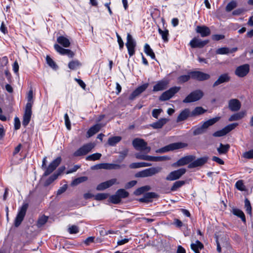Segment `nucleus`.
Returning a JSON list of instances; mask_svg holds the SVG:
<instances>
[{"label":"nucleus","instance_id":"20","mask_svg":"<svg viewBox=\"0 0 253 253\" xmlns=\"http://www.w3.org/2000/svg\"><path fill=\"white\" fill-rule=\"evenodd\" d=\"M149 84H144L136 88L129 96V99L133 100L136 97L140 95L142 92L146 89Z\"/></svg>","mask_w":253,"mask_h":253},{"label":"nucleus","instance_id":"38","mask_svg":"<svg viewBox=\"0 0 253 253\" xmlns=\"http://www.w3.org/2000/svg\"><path fill=\"white\" fill-rule=\"evenodd\" d=\"M82 65L81 63L78 60H72L68 64V67L73 70L77 69Z\"/></svg>","mask_w":253,"mask_h":253},{"label":"nucleus","instance_id":"42","mask_svg":"<svg viewBox=\"0 0 253 253\" xmlns=\"http://www.w3.org/2000/svg\"><path fill=\"white\" fill-rule=\"evenodd\" d=\"M151 189V187L150 186L146 185L144 186L141 187L140 188H137L134 192V194L135 195H140L143 193L144 192L146 191H148L150 190Z\"/></svg>","mask_w":253,"mask_h":253},{"label":"nucleus","instance_id":"34","mask_svg":"<svg viewBox=\"0 0 253 253\" xmlns=\"http://www.w3.org/2000/svg\"><path fill=\"white\" fill-rule=\"evenodd\" d=\"M101 128V126L99 124H96L91 127L87 131L88 137H91L94 134L98 132Z\"/></svg>","mask_w":253,"mask_h":253},{"label":"nucleus","instance_id":"48","mask_svg":"<svg viewBox=\"0 0 253 253\" xmlns=\"http://www.w3.org/2000/svg\"><path fill=\"white\" fill-rule=\"evenodd\" d=\"M235 187L240 191H244L246 190V187L242 180H238L236 182Z\"/></svg>","mask_w":253,"mask_h":253},{"label":"nucleus","instance_id":"6","mask_svg":"<svg viewBox=\"0 0 253 253\" xmlns=\"http://www.w3.org/2000/svg\"><path fill=\"white\" fill-rule=\"evenodd\" d=\"M204 96L203 92L200 89L191 92L183 100L184 103H190L200 100Z\"/></svg>","mask_w":253,"mask_h":253},{"label":"nucleus","instance_id":"36","mask_svg":"<svg viewBox=\"0 0 253 253\" xmlns=\"http://www.w3.org/2000/svg\"><path fill=\"white\" fill-rule=\"evenodd\" d=\"M191 78V72H189L187 75H183L179 76L177 78V83L178 84H183L188 81Z\"/></svg>","mask_w":253,"mask_h":253},{"label":"nucleus","instance_id":"31","mask_svg":"<svg viewBox=\"0 0 253 253\" xmlns=\"http://www.w3.org/2000/svg\"><path fill=\"white\" fill-rule=\"evenodd\" d=\"M203 248V244L198 240L191 244V248L195 253H200V250H201Z\"/></svg>","mask_w":253,"mask_h":253},{"label":"nucleus","instance_id":"53","mask_svg":"<svg viewBox=\"0 0 253 253\" xmlns=\"http://www.w3.org/2000/svg\"><path fill=\"white\" fill-rule=\"evenodd\" d=\"M205 112L202 107H197L192 111V114L194 116L203 114Z\"/></svg>","mask_w":253,"mask_h":253},{"label":"nucleus","instance_id":"49","mask_svg":"<svg viewBox=\"0 0 253 253\" xmlns=\"http://www.w3.org/2000/svg\"><path fill=\"white\" fill-rule=\"evenodd\" d=\"M33 104V90L31 89L29 90L27 95V103L26 106H28L30 105V107H32Z\"/></svg>","mask_w":253,"mask_h":253},{"label":"nucleus","instance_id":"8","mask_svg":"<svg viewBox=\"0 0 253 253\" xmlns=\"http://www.w3.org/2000/svg\"><path fill=\"white\" fill-rule=\"evenodd\" d=\"M180 89V87L174 86L163 92L160 96L159 99L161 101H166L171 98Z\"/></svg>","mask_w":253,"mask_h":253},{"label":"nucleus","instance_id":"15","mask_svg":"<svg viewBox=\"0 0 253 253\" xmlns=\"http://www.w3.org/2000/svg\"><path fill=\"white\" fill-rule=\"evenodd\" d=\"M125 165H120L119 164L103 163L94 166L96 169H120L122 167H125Z\"/></svg>","mask_w":253,"mask_h":253},{"label":"nucleus","instance_id":"27","mask_svg":"<svg viewBox=\"0 0 253 253\" xmlns=\"http://www.w3.org/2000/svg\"><path fill=\"white\" fill-rule=\"evenodd\" d=\"M169 121V119L161 118V119L159 120L157 122L152 124L151 125V126H152L154 129L161 128L164 126V125H165Z\"/></svg>","mask_w":253,"mask_h":253},{"label":"nucleus","instance_id":"60","mask_svg":"<svg viewBox=\"0 0 253 253\" xmlns=\"http://www.w3.org/2000/svg\"><path fill=\"white\" fill-rule=\"evenodd\" d=\"M243 157L248 159H253V150L245 152L243 155Z\"/></svg>","mask_w":253,"mask_h":253},{"label":"nucleus","instance_id":"51","mask_svg":"<svg viewBox=\"0 0 253 253\" xmlns=\"http://www.w3.org/2000/svg\"><path fill=\"white\" fill-rule=\"evenodd\" d=\"M237 6V2L235 1L232 0L228 3L226 7V10L227 12L231 11Z\"/></svg>","mask_w":253,"mask_h":253},{"label":"nucleus","instance_id":"7","mask_svg":"<svg viewBox=\"0 0 253 253\" xmlns=\"http://www.w3.org/2000/svg\"><path fill=\"white\" fill-rule=\"evenodd\" d=\"M28 208V204L27 203L23 204L20 208L14 221V225L16 227L19 226L21 223L25 216Z\"/></svg>","mask_w":253,"mask_h":253},{"label":"nucleus","instance_id":"50","mask_svg":"<svg viewBox=\"0 0 253 253\" xmlns=\"http://www.w3.org/2000/svg\"><path fill=\"white\" fill-rule=\"evenodd\" d=\"M159 34L161 35L163 40L165 42H167L168 40V36L169 35V31L167 30H162L161 29L158 30Z\"/></svg>","mask_w":253,"mask_h":253},{"label":"nucleus","instance_id":"12","mask_svg":"<svg viewBox=\"0 0 253 253\" xmlns=\"http://www.w3.org/2000/svg\"><path fill=\"white\" fill-rule=\"evenodd\" d=\"M126 40V45L129 56H131L135 52L134 48L136 46V42L130 34H127Z\"/></svg>","mask_w":253,"mask_h":253},{"label":"nucleus","instance_id":"22","mask_svg":"<svg viewBox=\"0 0 253 253\" xmlns=\"http://www.w3.org/2000/svg\"><path fill=\"white\" fill-rule=\"evenodd\" d=\"M208 42V41H202L201 39L195 38L190 41V45L192 48H202Z\"/></svg>","mask_w":253,"mask_h":253},{"label":"nucleus","instance_id":"17","mask_svg":"<svg viewBox=\"0 0 253 253\" xmlns=\"http://www.w3.org/2000/svg\"><path fill=\"white\" fill-rule=\"evenodd\" d=\"M54 47L61 55H67L69 58H73L75 55L74 52L70 49L63 48L57 44H54Z\"/></svg>","mask_w":253,"mask_h":253},{"label":"nucleus","instance_id":"3","mask_svg":"<svg viewBox=\"0 0 253 253\" xmlns=\"http://www.w3.org/2000/svg\"><path fill=\"white\" fill-rule=\"evenodd\" d=\"M134 148L138 151L149 153L151 151V148L147 146V143L143 139L135 138L132 141Z\"/></svg>","mask_w":253,"mask_h":253},{"label":"nucleus","instance_id":"57","mask_svg":"<svg viewBox=\"0 0 253 253\" xmlns=\"http://www.w3.org/2000/svg\"><path fill=\"white\" fill-rule=\"evenodd\" d=\"M68 231L70 234H76L79 232V229L77 226L73 225L68 228Z\"/></svg>","mask_w":253,"mask_h":253},{"label":"nucleus","instance_id":"59","mask_svg":"<svg viewBox=\"0 0 253 253\" xmlns=\"http://www.w3.org/2000/svg\"><path fill=\"white\" fill-rule=\"evenodd\" d=\"M108 194L106 193H99L94 196L95 199L96 200H102L106 199Z\"/></svg>","mask_w":253,"mask_h":253},{"label":"nucleus","instance_id":"21","mask_svg":"<svg viewBox=\"0 0 253 253\" xmlns=\"http://www.w3.org/2000/svg\"><path fill=\"white\" fill-rule=\"evenodd\" d=\"M194 158L193 156L182 157L174 163L172 166L174 167H180L185 165L191 162L194 160Z\"/></svg>","mask_w":253,"mask_h":253},{"label":"nucleus","instance_id":"28","mask_svg":"<svg viewBox=\"0 0 253 253\" xmlns=\"http://www.w3.org/2000/svg\"><path fill=\"white\" fill-rule=\"evenodd\" d=\"M196 31L197 33H200L202 37H207L211 34L210 29L205 26H197Z\"/></svg>","mask_w":253,"mask_h":253},{"label":"nucleus","instance_id":"44","mask_svg":"<svg viewBox=\"0 0 253 253\" xmlns=\"http://www.w3.org/2000/svg\"><path fill=\"white\" fill-rule=\"evenodd\" d=\"M185 183L184 181H177L175 182L170 188L171 191H175L177 190V189L184 185Z\"/></svg>","mask_w":253,"mask_h":253},{"label":"nucleus","instance_id":"63","mask_svg":"<svg viewBox=\"0 0 253 253\" xmlns=\"http://www.w3.org/2000/svg\"><path fill=\"white\" fill-rule=\"evenodd\" d=\"M20 127V121L18 117L14 118V128L15 129L17 130Z\"/></svg>","mask_w":253,"mask_h":253},{"label":"nucleus","instance_id":"18","mask_svg":"<svg viewBox=\"0 0 253 253\" xmlns=\"http://www.w3.org/2000/svg\"><path fill=\"white\" fill-rule=\"evenodd\" d=\"M32 115V107H30V105L25 107V112L22 121V125L24 126H26L29 123Z\"/></svg>","mask_w":253,"mask_h":253},{"label":"nucleus","instance_id":"24","mask_svg":"<svg viewBox=\"0 0 253 253\" xmlns=\"http://www.w3.org/2000/svg\"><path fill=\"white\" fill-rule=\"evenodd\" d=\"M208 157H204L202 158H199L196 160L193 161L191 163L188 165V168L190 169L202 166L204 165L208 161Z\"/></svg>","mask_w":253,"mask_h":253},{"label":"nucleus","instance_id":"32","mask_svg":"<svg viewBox=\"0 0 253 253\" xmlns=\"http://www.w3.org/2000/svg\"><path fill=\"white\" fill-rule=\"evenodd\" d=\"M57 41L64 47H69L70 45L69 40L64 36H59L57 39Z\"/></svg>","mask_w":253,"mask_h":253},{"label":"nucleus","instance_id":"45","mask_svg":"<svg viewBox=\"0 0 253 253\" xmlns=\"http://www.w3.org/2000/svg\"><path fill=\"white\" fill-rule=\"evenodd\" d=\"M100 153H96L88 156L86 157V160L87 161H95L100 159L101 157Z\"/></svg>","mask_w":253,"mask_h":253},{"label":"nucleus","instance_id":"19","mask_svg":"<svg viewBox=\"0 0 253 253\" xmlns=\"http://www.w3.org/2000/svg\"><path fill=\"white\" fill-rule=\"evenodd\" d=\"M116 183H118L117 179L113 178L98 184L96 187V190L98 191L103 190Z\"/></svg>","mask_w":253,"mask_h":253},{"label":"nucleus","instance_id":"4","mask_svg":"<svg viewBox=\"0 0 253 253\" xmlns=\"http://www.w3.org/2000/svg\"><path fill=\"white\" fill-rule=\"evenodd\" d=\"M95 147L93 143H88L83 145L75 151L73 154L74 157H80L86 155Z\"/></svg>","mask_w":253,"mask_h":253},{"label":"nucleus","instance_id":"58","mask_svg":"<svg viewBox=\"0 0 253 253\" xmlns=\"http://www.w3.org/2000/svg\"><path fill=\"white\" fill-rule=\"evenodd\" d=\"M110 200L114 204H118L121 202V199L116 193L115 195L110 197Z\"/></svg>","mask_w":253,"mask_h":253},{"label":"nucleus","instance_id":"9","mask_svg":"<svg viewBox=\"0 0 253 253\" xmlns=\"http://www.w3.org/2000/svg\"><path fill=\"white\" fill-rule=\"evenodd\" d=\"M186 170L184 168L179 169L170 172L166 177V179L168 181H173L180 178L185 173Z\"/></svg>","mask_w":253,"mask_h":253},{"label":"nucleus","instance_id":"41","mask_svg":"<svg viewBox=\"0 0 253 253\" xmlns=\"http://www.w3.org/2000/svg\"><path fill=\"white\" fill-rule=\"evenodd\" d=\"M232 212L234 215L241 218V219L243 222H244V223H246L245 215L242 211H241L239 209H234L233 210Z\"/></svg>","mask_w":253,"mask_h":253},{"label":"nucleus","instance_id":"16","mask_svg":"<svg viewBox=\"0 0 253 253\" xmlns=\"http://www.w3.org/2000/svg\"><path fill=\"white\" fill-rule=\"evenodd\" d=\"M191 75L192 79L198 81H205L210 78V75L200 71L191 72Z\"/></svg>","mask_w":253,"mask_h":253},{"label":"nucleus","instance_id":"30","mask_svg":"<svg viewBox=\"0 0 253 253\" xmlns=\"http://www.w3.org/2000/svg\"><path fill=\"white\" fill-rule=\"evenodd\" d=\"M190 111L188 109H185L182 111L178 116L176 122H179L185 120L189 116Z\"/></svg>","mask_w":253,"mask_h":253},{"label":"nucleus","instance_id":"43","mask_svg":"<svg viewBox=\"0 0 253 253\" xmlns=\"http://www.w3.org/2000/svg\"><path fill=\"white\" fill-rule=\"evenodd\" d=\"M88 179L86 176H82L75 179L72 182V186L77 185L79 184L85 182Z\"/></svg>","mask_w":253,"mask_h":253},{"label":"nucleus","instance_id":"47","mask_svg":"<svg viewBox=\"0 0 253 253\" xmlns=\"http://www.w3.org/2000/svg\"><path fill=\"white\" fill-rule=\"evenodd\" d=\"M116 193L121 199L126 198L129 195L128 193L124 189H119Z\"/></svg>","mask_w":253,"mask_h":253},{"label":"nucleus","instance_id":"62","mask_svg":"<svg viewBox=\"0 0 253 253\" xmlns=\"http://www.w3.org/2000/svg\"><path fill=\"white\" fill-rule=\"evenodd\" d=\"M162 112V110L161 109H155L152 111V116L154 118L157 119Z\"/></svg>","mask_w":253,"mask_h":253},{"label":"nucleus","instance_id":"64","mask_svg":"<svg viewBox=\"0 0 253 253\" xmlns=\"http://www.w3.org/2000/svg\"><path fill=\"white\" fill-rule=\"evenodd\" d=\"M67 189V184L64 185L62 187H60L58 190V191H57V195H59L62 194L63 193H64V192L66 191Z\"/></svg>","mask_w":253,"mask_h":253},{"label":"nucleus","instance_id":"13","mask_svg":"<svg viewBox=\"0 0 253 253\" xmlns=\"http://www.w3.org/2000/svg\"><path fill=\"white\" fill-rule=\"evenodd\" d=\"M250 71V65L245 64L237 67L235 71V74L240 78H243L248 75Z\"/></svg>","mask_w":253,"mask_h":253},{"label":"nucleus","instance_id":"14","mask_svg":"<svg viewBox=\"0 0 253 253\" xmlns=\"http://www.w3.org/2000/svg\"><path fill=\"white\" fill-rule=\"evenodd\" d=\"M135 157L138 159L152 162L162 161L166 160V159L165 157L151 156L141 153L136 154Z\"/></svg>","mask_w":253,"mask_h":253},{"label":"nucleus","instance_id":"26","mask_svg":"<svg viewBox=\"0 0 253 253\" xmlns=\"http://www.w3.org/2000/svg\"><path fill=\"white\" fill-rule=\"evenodd\" d=\"M168 82L165 80L159 81L153 87L154 91H158L166 89L167 87Z\"/></svg>","mask_w":253,"mask_h":253},{"label":"nucleus","instance_id":"55","mask_svg":"<svg viewBox=\"0 0 253 253\" xmlns=\"http://www.w3.org/2000/svg\"><path fill=\"white\" fill-rule=\"evenodd\" d=\"M58 177V175H55L53 174L50 176L45 182V185L48 186L50 185L52 182H53Z\"/></svg>","mask_w":253,"mask_h":253},{"label":"nucleus","instance_id":"39","mask_svg":"<svg viewBox=\"0 0 253 253\" xmlns=\"http://www.w3.org/2000/svg\"><path fill=\"white\" fill-rule=\"evenodd\" d=\"M122 139V137L119 136H113L108 139V144L111 146H114L119 143Z\"/></svg>","mask_w":253,"mask_h":253},{"label":"nucleus","instance_id":"54","mask_svg":"<svg viewBox=\"0 0 253 253\" xmlns=\"http://www.w3.org/2000/svg\"><path fill=\"white\" fill-rule=\"evenodd\" d=\"M245 207L246 209V211L248 213L251 214L252 213V207L250 204V201L248 199H246L245 200Z\"/></svg>","mask_w":253,"mask_h":253},{"label":"nucleus","instance_id":"11","mask_svg":"<svg viewBox=\"0 0 253 253\" xmlns=\"http://www.w3.org/2000/svg\"><path fill=\"white\" fill-rule=\"evenodd\" d=\"M61 158L60 157H58L52 161L48 166L45 168V170L43 175L47 176L52 173L61 163Z\"/></svg>","mask_w":253,"mask_h":253},{"label":"nucleus","instance_id":"5","mask_svg":"<svg viewBox=\"0 0 253 253\" xmlns=\"http://www.w3.org/2000/svg\"><path fill=\"white\" fill-rule=\"evenodd\" d=\"M186 146V144L182 142L173 143L157 150L156 152L158 153H164L170 151L182 148Z\"/></svg>","mask_w":253,"mask_h":253},{"label":"nucleus","instance_id":"29","mask_svg":"<svg viewBox=\"0 0 253 253\" xmlns=\"http://www.w3.org/2000/svg\"><path fill=\"white\" fill-rule=\"evenodd\" d=\"M246 115V112L245 111H242L238 113L232 115L229 118V121L232 122L235 121H238L243 119Z\"/></svg>","mask_w":253,"mask_h":253},{"label":"nucleus","instance_id":"1","mask_svg":"<svg viewBox=\"0 0 253 253\" xmlns=\"http://www.w3.org/2000/svg\"><path fill=\"white\" fill-rule=\"evenodd\" d=\"M220 119V117H219L212 118L204 122L201 126L194 127L193 128V135H197L205 133L207 129L210 126L214 124L215 123L218 122Z\"/></svg>","mask_w":253,"mask_h":253},{"label":"nucleus","instance_id":"25","mask_svg":"<svg viewBox=\"0 0 253 253\" xmlns=\"http://www.w3.org/2000/svg\"><path fill=\"white\" fill-rule=\"evenodd\" d=\"M230 80V77L229 76L228 74L225 73L221 75L218 78V79L213 84V86L215 87L219 84L224 83H227L229 82Z\"/></svg>","mask_w":253,"mask_h":253},{"label":"nucleus","instance_id":"37","mask_svg":"<svg viewBox=\"0 0 253 253\" xmlns=\"http://www.w3.org/2000/svg\"><path fill=\"white\" fill-rule=\"evenodd\" d=\"M144 52L148 56H150L152 59H155V53L153 50L148 43H146L144 47Z\"/></svg>","mask_w":253,"mask_h":253},{"label":"nucleus","instance_id":"56","mask_svg":"<svg viewBox=\"0 0 253 253\" xmlns=\"http://www.w3.org/2000/svg\"><path fill=\"white\" fill-rule=\"evenodd\" d=\"M47 64L52 68H56V65L54 61L48 55L46 57Z\"/></svg>","mask_w":253,"mask_h":253},{"label":"nucleus","instance_id":"2","mask_svg":"<svg viewBox=\"0 0 253 253\" xmlns=\"http://www.w3.org/2000/svg\"><path fill=\"white\" fill-rule=\"evenodd\" d=\"M162 168L160 167L146 169L136 173L137 177H146L154 175L161 171Z\"/></svg>","mask_w":253,"mask_h":253},{"label":"nucleus","instance_id":"46","mask_svg":"<svg viewBox=\"0 0 253 253\" xmlns=\"http://www.w3.org/2000/svg\"><path fill=\"white\" fill-rule=\"evenodd\" d=\"M48 217L43 215L40 217L37 222V226L38 227H41L47 221Z\"/></svg>","mask_w":253,"mask_h":253},{"label":"nucleus","instance_id":"33","mask_svg":"<svg viewBox=\"0 0 253 253\" xmlns=\"http://www.w3.org/2000/svg\"><path fill=\"white\" fill-rule=\"evenodd\" d=\"M152 165L151 163L146 162L133 163L129 165L130 169H137L143 167H150Z\"/></svg>","mask_w":253,"mask_h":253},{"label":"nucleus","instance_id":"10","mask_svg":"<svg viewBox=\"0 0 253 253\" xmlns=\"http://www.w3.org/2000/svg\"><path fill=\"white\" fill-rule=\"evenodd\" d=\"M238 126L237 123H233L227 125L221 130H218L214 132L212 135L214 137H221L225 135L232 130L234 129Z\"/></svg>","mask_w":253,"mask_h":253},{"label":"nucleus","instance_id":"61","mask_svg":"<svg viewBox=\"0 0 253 253\" xmlns=\"http://www.w3.org/2000/svg\"><path fill=\"white\" fill-rule=\"evenodd\" d=\"M64 119H65V125L66 126L68 130H70L71 129V123H70L69 118L67 114H65Z\"/></svg>","mask_w":253,"mask_h":253},{"label":"nucleus","instance_id":"35","mask_svg":"<svg viewBox=\"0 0 253 253\" xmlns=\"http://www.w3.org/2000/svg\"><path fill=\"white\" fill-rule=\"evenodd\" d=\"M230 149L229 144L224 145L220 143L219 147L217 148V151L219 154H226Z\"/></svg>","mask_w":253,"mask_h":253},{"label":"nucleus","instance_id":"52","mask_svg":"<svg viewBox=\"0 0 253 253\" xmlns=\"http://www.w3.org/2000/svg\"><path fill=\"white\" fill-rule=\"evenodd\" d=\"M217 54H227L229 53V48L226 47L218 48L216 50Z\"/></svg>","mask_w":253,"mask_h":253},{"label":"nucleus","instance_id":"40","mask_svg":"<svg viewBox=\"0 0 253 253\" xmlns=\"http://www.w3.org/2000/svg\"><path fill=\"white\" fill-rule=\"evenodd\" d=\"M157 196V195L154 192H149L146 193L143 198H140L139 201L141 202H147L149 199L155 198Z\"/></svg>","mask_w":253,"mask_h":253},{"label":"nucleus","instance_id":"23","mask_svg":"<svg viewBox=\"0 0 253 253\" xmlns=\"http://www.w3.org/2000/svg\"><path fill=\"white\" fill-rule=\"evenodd\" d=\"M241 107V102L237 99H232L229 101L228 107L229 109L233 111H238Z\"/></svg>","mask_w":253,"mask_h":253}]
</instances>
